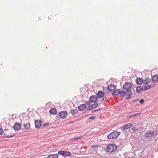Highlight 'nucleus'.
Here are the masks:
<instances>
[{"instance_id":"obj_1","label":"nucleus","mask_w":158,"mask_h":158,"mask_svg":"<svg viewBox=\"0 0 158 158\" xmlns=\"http://www.w3.org/2000/svg\"><path fill=\"white\" fill-rule=\"evenodd\" d=\"M117 148V147L116 145L112 144L107 145L106 150V151L111 153L114 152Z\"/></svg>"},{"instance_id":"obj_2","label":"nucleus","mask_w":158,"mask_h":158,"mask_svg":"<svg viewBox=\"0 0 158 158\" xmlns=\"http://www.w3.org/2000/svg\"><path fill=\"white\" fill-rule=\"evenodd\" d=\"M132 86V85L131 83L126 82L123 85V88L126 90L127 92H132L131 90Z\"/></svg>"},{"instance_id":"obj_3","label":"nucleus","mask_w":158,"mask_h":158,"mask_svg":"<svg viewBox=\"0 0 158 158\" xmlns=\"http://www.w3.org/2000/svg\"><path fill=\"white\" fill-rule=\"evenodd\" d=\"M120 133L117 131H114L108 135L107 137L109 139H114L117 138L120 135Z\"/></svg>"},{"instance_id":"obj_4","label":"nucleus","mask_w":158,"mask_h":158,"mask_svg":"<svg viewBox=\"0 0 158 158\" xmlns=\"http://www.w3.org/2000/svg\"><path fill=\"white\" fill-rule=\"evenodd\" d=\"M58 154L64 157L69 156L71 155V153L70 152L66 151H59L58 152Z\"/></svg>"},{"instance_id":"obj_5","label":"nucleus","mask_w":158,"mask_h":158,"mask_svg":"<svg viewBox=\"0 0 158 158\" xmlns=\"http://www.w3.org/2000/svg\"><path fill=\"white\" fill-rule=\"evenodd\" d=\"M133 126V124L131 123H128L127 124H125L124 125L121 127V128L123 131H124L126 129H128L130 127H132Z\"/></svg>"},{"instance_id":"obj_6","label":"nucleus","mask_w":158,"mask_h":158,"mask_svg":"<svg viewBox=\"0 0 158 158\" xmlns=\"http://www.w3.org/2000/svg\"><path fill=\"white\" fill-rule=\"evenodd\" d=\"M67 115V112L66 111H63L60 112L59 114V117L62 119L65 118Z\"/></svg>"},{"instance_id":"obj_7","label":"nucleus","mask_w":158,"mask_h":158,"mask_svg":"<svg viewBox=\"0 0 158 158\" xmlns=\"http://www.w3.org/2000/svg\"><path fill=\"white\" fill-rule=\"evenodd\" d=\"M21 125L19 123H16L13 126V128L15 131L19 130L21 129Z\"/></svg>"},{"instance_id":"obj_8","label":"nucleus","mask_w":158,"mask_h":158,"mask_svg":"<svg viewBox=\"0 0 158 158\" xmlns=\"http://www.w3.org/2000/svg\"><path fill=\"white\" fill-rule=\"evenodd\" d=\"M116 87L115 85L113 84H111L108 86V90L110 91H113L114 90L116 89Z\"/></svg>"},{"instance_id":"obj_9","label":"nucleus","mask_w":158,"mask_h":158,"mask_svg":"<svg viewBox=\"0 0 158 158\" xmlns=\"http://www.w3.org/2000/svg\"><path fill=\"white\" fill-rule=\"evenodd\" d=\"M98 99V98L96 96H91L89 98V100L91 103L95 102Z\"/></svg>"},{"instance_id":"obj_10","label":"nucleus","mask_w":158,"mask_h":158,"mask_svg":"<svg viewBox=\"0 0 158 158\" xmlns=\"http://www.w3.org/2000/svg\"><path fill=\"white\" fill-rule=\"evenodd\" d=\"M154 135V133L153 132H148L146 133L144 135L145 137L149 138L153 137Z\"/></svg>"},{"instance_id":"obj_11","label":"nucleus","mask_w":158,"mask_h":158,"mask_svg":"<svg viewBox=\"0 0 158 158\" xmlns=\"http://www.w3.org/2000/svg\"><path fill=\"white\" fill-rule=\"evenodd\" d=\"M35 124L36 128H39L42 124V122L41 120H36L35 122Z\"/></svg>"},{"instance_id":"obj_12","label":"nucleus","mask_w":158,"mask_h":158,"mask_svg":"<svg viewBox=\"0 0 158 158\" xmlns=\"http://www.w3.org/2000/svg\"><path fill=\"white\" fill-rule=\"evenodd\" d=\"M151 80L153 82H158V75L155 74L152 76Z\"/></svg>"},{"instance_id":"obj_13","label":"nucleus","mask_w":158,"mask_h":158,"mask_svg":"<svg viewBox=\"0 0 158 158\" xmlns=\"http://www.w3.org/2000/svg\"><path fill=\"white\" fill-rule=\"evenodd\" d=\"M97 97L99 98L103 97L104 95V93L101 91H99L96 94Z\"/></svg>"},{"instance_id":"obj_14","label":"nucleus","mask_w":158,"mask_h":158,"mask_svg":"<svg viewBox=\"0 0 158 158\" xmlns=\"http://www.w3.org/2000/svg\"><path fill=\"white\" fill-rule=\"evenodd\" d=\"M86 107L85 104H82L78 107V109L79 110L82 111L85 110Z\"/></svg>"},{"instance_id":"obj_15","label":"nucleus","mask_w":158,"mask_h":158,"mask_svg":"<svg viewBox=\"0 0 158 158\" xmlns=\"http://www.w3.org/2000/svg\"><path fill=\"white\" fill-rule=\"evenodd\" d=\"M136 83L138 85L141 84L142 82L143 83V80L142 78H137L136 79Z\"/></svg>"},{"instance_id":"obj_16","label":"nucleus","mask_w":158,"mask_h":158,"mask_svg":"<svg viewBox=\"0 0 158 158\" xmlns=\"http://www.w3.org/2000/svg\"><path fill=\"white\" fill-rule=\"evenodd\" d=\"M120 89H118L117 90H114V92L112 93V95L114 96L117 95L119 94Z\"/></svg>"},{"instance_id":"obj_17","label":"nucleus","mask_w":158,"mask_h":158,"mask_svg":"<svg viewBox=\"0 0 158 158\" xmlns=\"http://www.w3.org/2000/svg\"><path fill=\"white\" fill-rule=\"evenodd\" d=\"M49 112L51 114H57V111L55 108H53L50 110Z\"/></svg>"},{"instance_id":"obj_18","label":"nucleus","mask_w":158,"mask_h":158,"mask_svg":"<svg viewBox=\"0 0 158 158\" xmlns=\"http://www.w3.org/2000/svg\"><path fill=\"white\" fill-rule=\"evenodd\" d=\"M127 94V93H126V92H125L123 90H120V97H124Z\"/></svg>"},{"instance_id":"obj_19","label":"nucleus","mask_w":158,"mask_h":158,"mask_svg":"<svg viewBox=\"0 0 158 158\" xmlns=\"http://www.w3.org/2000/svg\"><path fill=\"white\" fill-rule=\"evenodd\" d=\"M151 81V79L149 78H146L145 80H143V83L145 84H149Z\"/></svg>"},{"instance_id":"obj_20","label":"nucleus","mask_w":158,"mask_h":158,"mask_svg":"<svg viewBox=\"0 0 158 158\" xmlns=\"http://www.w3.org/2000/svg\"><path fill=\"white\" fill-rule=\"evenodd\" d=\"M23 126L25 129L27 130H29L30 128V126L29 123H24Z\"/></svg>"},{"instance_id":"obj_21","label":"nucleus","mask_w":158,"mask_h":158,"mask_svg":"<svg viewBox=\"0 0 158 158\" xmlns=\"http://www.w3.org/2000/svg\"><path fill=\"white\" fill-rule=\"evenodd\" d=\"M143 91V87L142 88L141 86H138L136 87V91L138 93H139L141 91Z\"/></svg>"},{"instance_id":"obj_22","label":"nucleus","mask_w":158,"mask_h":158,"mask_svg":"<svg viewBox=\"0 0 158 158\" xmlns=\"http://www.w3.org/2000/svg\"><path fill=\"white\" fill-rule=\"evenodd\" d=\"M58 154H56L49 155L46 158H58Z\"/></svg>"},{"instance_id":"obj_23","label":"nucleus","mask_w":158,"mask_h":158,"mask_svg":"<svg viewBox=\"0 0 158 158\" xmlns=\"http://www.w3.org/2000/svg\"><path fill=\"white\" fill-rule=\"evenodd\" d=\"M127 94H126L128 96V97H127L126 98V99H129L131 97V96L132 94V92H127Z\"/></svg>"},{"instance_id":"obj_24","label":"nucleus","mask_w":158,"mask_h":158,"mask_svg":"<svg viewBox=\"0 0 158 158\" xmlns=\"http://www.w3.org/2000/svg\"><path fill=\"white\" fill-rule=\"evenodd\" d=\"M152 87V86H151L150 85H148L146 86H145L144 87H143V91H146V90H148L150 89Z\"/></svg>"},{"instance_id":"obj_25","label":"nucleus","mask_w":158,"mask_h":158,"mask_svg":"<svg viewBox=\"0 0 158 158\" xmlns=\"http://www.w3.org/2000/svg\"><path fill=\"white\" fill-rule=\"evenodd\" d=\"M77 112V109H73L71 110V113L72 115H75Z\"/></svg>"},{"instance_id":"obj_26","label":"nucleus","mask_w":158,"mask_h":158,"mask_svg":"<svg viewBox=\"0 0 158 158\" xmlns=\"http://www.w3.org/2000/svg\"><path fill=\"white\" fill-rule=\"evenodd\" d=\"M81 137V136H80L77 137H75L74 138L71 139V140L72 142L74 141L75 140L79 139Z\"/></svg>"},{"instance_id":"obj_27","label":"nucleus","mask_w":158,"mask_h":158,"mask_svg":"<svg viewBox=\"0 0 158 158\" xmlns=\"http://www.w3.org/2000/svg\"><path fill=\"white\" fill-rule=\"evenodd\" d=\"M139 114H140V113H136L135 114H132L131 115H130L128 116L127 118H132V117H134L137 116L138 115H139Z\"/></svg>"},{"instance_id":"obj_28","label":"nucleus","mask_w":158,"mask_h":158,"mask_svg":"<svg viewBox=\"0 0 158 158\" xmlns=\"http://www.w3.org/2000/svg\"><path fill=\"white\" fill-rule=\"evenodd\" d=\"M98 104L97 103H95L94 104H92V105H91V106H92V107L93 109L95 108L96 107H97L98 106Z\"/></svg>"},{"instance_id":"obj_29","label":"nucleus","mask_w":158,"mask_h":158,"mask_svg":"<svg viewBox=\"0 0 158 158\" xmlns=\"http://www.w3.org/2000/svg\"><path fill=\"white\" fill-rule=\"evenodd\" d=\"M91 102H90V100H89V101H86L85 102V105H90V103H91Z\"/></svg>"},{"instance_id":"obj_30","label":"nucleus","mask_w":158,"mask_h":158,"mask_svg":"<svg viewBox=\"0 0 158 158\" xmlns=\"http://www.w3.org/2000/svg\"><path fill=\"white\" fill-rule=\"evenodd\" d=\"M86 109L87 110H90L93 109V108H92V106L90 105Z\"/></svg>"},{"instance_id":"obj_31","label":"nucleus","mask_w":158,"mask_h":158,"mask_svg":"<svg viewBox=\"0 0 158 158\" xmlns=\"http://www.w3.org/2000/svg\"><path fill=\"white\" fill-rule=\"evenodd\" d=\"M107 98V97H104L101 100V102H104V101H106V100Z\"/></svg>"},{"instance_id":"obj_32","label":"nucleus","mask_w":158,"mask_h":158,"mask_svg":"<svg viewBox=\"0 0 158 158\" xmlns=\"http://www.w3.org/2000/svg\"><path fill=\"white\" fill-rule=\"evenodd\" d=\"M95 118H95V116H91L89 118V119L94 120V119H95Z\"/></svg>"},{"instance_id":"obj_33","label":"nucleus","mask_w":158,"mask_h":158,"mask_svg":"<svg viewBox=\"0 0 158 158\" xmlns=\"http://www.w3.org/2000/svg\"><path fill=\"white\" fill-rule=\"evenodd\" d=\"M49 124V123H45L44 124H43L42 125V126L43 127H46V126L47 125H48Z\"/></svg>"},{"instance_id":"obj_34","label":"nucleus","mask_w":158,"mask_h":158,"mask_svg":"<svg viewBox=\"0 0 158 158\" xmlns=\"http://www.w3.org/2000/svg\"><path fill=\"white\" fill-rule=\"evenodd\" d=\"M144 101L143 99H141L139 101V103L141 104H143L144 102Z\"/></svg>"},{"instance_id":"obj_35","label":"nucleus","mask_w":158,"mask_h":158,"mask_svg":"<svg viewBox=\"0 0 158 158\" xmlns=\"http://www.w3.org/2000/svg\"><path fill=\"white\" fill-rule=\"evenodd\" d=\"M102 109V108H100L99 109L95 110H93V111H92V112H95L101 110Z\"/></svg>"},{"instance_id":"obj_36","label":"nucleus","mask_w":158,"mask_h":158,"mask_svg":"<svg viewBox=\"0 0 158 158\" xmlns=\"http://www.w3.org/2000/svg\"><path fill=\"white\" fill-rule=\"evenodd\" d=\"M3 130L1 128H0V135H2V133Z\"/></svg>"},{"instance_id":"obj_37","label":"nucleus","mask_w":158,"mask_h":158,"mask_svg":"<svg viewBox=\"0 0 158 158\" xmlns=\"http://www.w3.org/2000/svg\"><path fill=\"white\" fill-rule=\"evenodd\" d=\"M133 131H138V130L136 128V127H133L132 128Z\"/></svg>"},{"instance_id":"obj_38","label":"nucleus","mask_w":158,"mask_h":158,"mask_svg":"<svg viewBox=\"0 0 158 158\" xmlns=\"http://www.w3.org/2000/svg\"><path fill=\"white\" fill-rule=\"evenodd\" d=\"M13 136H6V138H11L12 137H13Z\"/></svg>"},{"instance_id":"obj_39","label":"nucleus","mask_w":158,"mask_h":158,"mask_svg":"<svg viewBox=\"0 0 158 158\" xmlns=\"http://www.w3.org/2000/svg\"><path fill=\"white\" fill-rule=\"evenodd\" d=\"M138 100V99H135V100H134L132 101V102H134L136 101H137Z\"/></svg>"},{"instance_id":"obj_40","label":"nucleus","mask_w":158,"mask_h":158,"mask_svg":"<svg viewBox=\"0 0 158 158\" xmlns=\"http://www.w3.org/2000/svg\"><path fill=\"white\" fill-rule=\"evenodd\" d=\"M92 147H93V148H94V147H95V145H93V146H92Z\"/></svg>"}]
</instances>
